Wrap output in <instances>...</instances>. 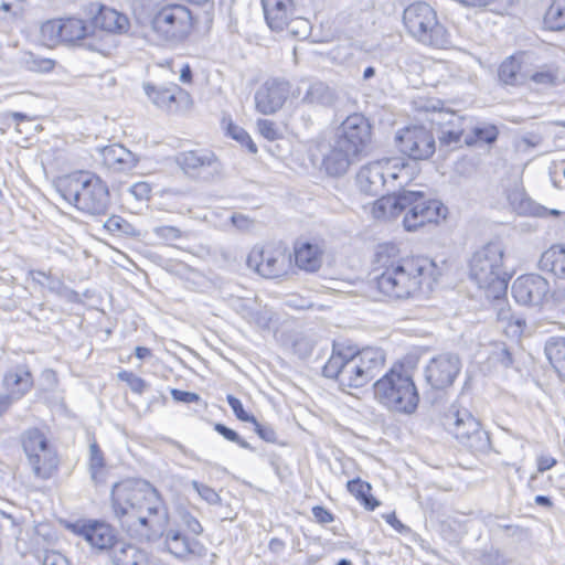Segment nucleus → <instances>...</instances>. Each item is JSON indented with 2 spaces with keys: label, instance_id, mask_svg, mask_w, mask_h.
I'll return each instance as SVG.
<instances>
[{
  "label": "nucleus",
  "instance_id": "obj_43",
  "mask_svg": "<svg viewBox=\"0 0 565 565\" xmlns=\"http://www.w3.org/2000/svg\"><path fill=\"white\" fill-rule=\"evenodd\" d=\"M118 379L126 382L130 390L136 394H142L148 388V383L129 371H120Z\"/></svg>",
  "mask_w": 565,
  "mask_h": 565
},
{
  "label": "nucleus",
  "instance_id": "obj_18",
  "mask_svg": "<svg viewBox=\"0 0 565 565\" xmlns=\"http://www.w3.org/2000/svg\"><path fill=\"white\" fill-rule=\"evenodd\" d=\"M288 95V82L279 78H270L255 93L256 109L264 115L274 114L281 108Z\"/></svg>",
  "mask_w": 565,
  "mask_h": 565
},
{
  "label": "nucleus",
  "instance_id": "obj_42",
  "mask_svg": "<svg viewBox=\"0 0 565 565\" xmlns=\"http://www.w3.org/2000/svg\"><path fill=\"white\" fill-rule=\"evenodd\" d=\"M191 484L198 492L199 497L206 503L212 505L221 504V497L213 488L196 480H193Z\"/></svg>",
  "mask_w": 565,
  "mask_h": 565
},
{
  "label": "nucleus",
  "instance_id": "obj_19",
  "mask_svg": "<svg viewBox=\"0 0 565 565\" xmlns=\"http://www.w3.org/2000/svg\"><path fill=\"white\" fill-rule=\"evenodd\" d=\"M262 6L267 25L276 32L284 31L295 14L302 13L297 0H262Z\"/></svg>",
  "mask_w": 565,
  "mask_h": 565
},
{
  "label": "nucleus",
  "instance_id": "obj_24",
  "mask_svg": "<svg viewBox=\"0 0 565 565\" xmlns=\"http://www.w3.org/2000/svg\"><path fill=\"white\" fill-rule=\"evenodd\" d=\"M539 266L558 279H565V244H554L542 253Z\"/></svg>",
  "mask_w": 565,
  "mask_h": 565
},
{
  "label": "nucleus",
  "instance_id": "obj_46",
  "mask_svg": "<svg viewBox=\"0 0 565 565\" xmlns=\"http://www.w3.org/2000/svg\"><path fill=\"white\" fill-rule=\"evenodd\" d=\"M214 429L223 436L226 440L237 444L239 447L244 449L252 450V446L249 443L241 438V436L230 427L225 426L224 424L217 423L214 426Z\"/></svg>",
  "mask_w": 565,
  "mask_h": 565
},
{
  "label": "nucleus",
  "instance_id": "obj_57",
  "mask_svg": "<svg viewBox=\"0 0 565 565\" xmlns=\"http://www.w3.org/2000/svg\"><path fill=\"white\" fill-rule=\"evenodd\" d=\"M89 454H90V467L93 469L102 468L104 465V459H103L102 451L99 450L96 443L90 444Z\"/></svg>",
  "mask_w": 565,
  "mask_h": 565
},
{
  "label": "nucleus",
  "instance_id": "obj_38",
  "mask_svg": "<svg viewBox=\"0 0 565 565\" xmlns=\"http://www.w3.org/2000/svg\"><path fill=\"white\" fill-rule=\"evenodd\" d=\"M468 127L459 129L443 128L439 135V142L441 146H447L451 149L458 148L463 142Z\"/></svg>",
  "mask_w": 565,
  "mask_h": 565
},
{
  "label": "nucleus",
  "instance_id": "obj_63",
  "mask_svg": "<svg viewBox=\"0 0 565 565\" xmlns=\"http://www.w3.org/2000/svg\"><path fill=\"white\" fill-rule=\"evenodd\" d=\"M180 81L183 83H191L192 70L189 64H184L180 71Z\"/></svg>",
  "mask_w": 565,
  "mask_h": 565
},
{
  "label": "nucleus",
  "instance_id": "obj_30",
  "mask_svg": "<svg viewBox=\"0 0 565 565\" xmlns=\"http://www.w3.org/2000/svg\"><path fill=\"white\" fill-rule=\"evenodd\" d=\"M22 446L28 460L39 462L35 454H43L46 450H54L46 436L38 428L28 429L22 436Z\"/></svg>",
  "mask_w": 565,
  "mask_h": 565
},
{
  "label": "nucleus",
  "instance_id": "obj_60",
  "mask_svg": "<svg viewBox=\"0 0 565 565\" xmlns=\"http://www.w3.org/2000/svg\"><path fill=\"white\" fill-rule=\"evenodd\" d=\"M385 521L391 524L399 533L406 530V526L396 518L395 513L384 515Z\"/></svg>",
  "mask_w": 565,
  "mask_h": 565
},
{
  "label": "nucleus",
  "instance_id": "obj_35",
  "mask_svg": "<svg viewBox=\"0 0 565 565\" xmlns=\"http://www.w3.org/2000/svg\"><path fill=\"white\" fill-rule=\"evenodd\" d=\"M333 99V90L322 82L312 83L302 98L305 103L317 105H330Z\"/></svg>",
  "mask_w": 565,
  "mask_h": 565
},
{
  "label": "nucleus",
  "instance_id": "obj_17",
  "mask_svg": "<svg viewBox=\"0 0 565 565\" xmlns=\"http://www.w3.org/2000/svg\"><path fill=\"white\" fill-rule=\"evenodd\" d=\"M73 531L98 551L113 550L117 543L115 529L103 521L89 520L73 525Z\"/></svg>",
  "mask_w": 565,
  "mask_h": 565
},
{
  "label": "nucleus",
  "instance_id": "obj_33",
  "mask_svg": "<svg viewBox=\"0 0 565 565\" xmlns=\"http://www.w3.org/2000/svg\"><path fill=\"white\" fill-rule=\"evenodd\" d=\"M348 491L354 495L366 510L373 511L380 502L371 494V484L356 478L347 483Z\"/></svg>",
  "mask_w": 565,
  "mask_h": 565
},
{
  "label": "nucleus",
  "instance_id": "obj_13",
  "mask_svg": "<svg viewBox=\"0 0 565 565\" xmlns=\"http://www.w3.org/2000/svg\"><path fill=\"white\" fill-rule=\"evenodd\" d=\"M395 140L399 151L413 160H426L436 150L435 137L424 126L405 127L396 134Z\"/></svg>",
  "mask_w": 565,
  "mask_h": 565
},
{
  "label": "nucleus",
  "instance_id": "obj_37",
  "mask_svg": "<svg viewBox=\"0 0 565 565\" xmlns=\"http://www.w3.org/2000/svg\"><path fill=\"white\" fill-rule=\"evenodd\" d=\"M499 78L507 85H516L522 82V75L520 73V64L510 57L505 60L499 68Z\"/></svg>",
  "mask_w": 565,
  "mask_h": 565
},
{
  "label": "nucleus",
  "instance_id": "obj_27",
  "mask_svg": "<svg viewBox=\"0 0 565 565\" xmlns=\"http://www.w3.org/2000/svg\"><path fill=\"white\" fill-rule=\"evenodd\" d=\"M544 352L555 372L565 381V337H550L545 342Z\"/></svg>",
  "mask_w": 565,
  "mask_h": 565
},
{
  "label": "nucleus",
  "instance_id": "obj_55",
  "mask_svg": "<svg viewBox=\"0 0 565 565\" xmlns=\"http://www.w3.org/2000/svg\"><path fill=\"white\" fill-rule=\"evenodd\" d=\"M42 565H70L68 559L60 552H46Z\"/></svg>",
  "mask_w": 565,
  "mask_h": 565
},
{
  "label": "nucleus",
  "instance_id": "obj_8",
  "mask_svg": "<svg viewBox=\"0 0 565 565\" xmlns=\"http://www.w3.org/2000/svg\"><path fill=\"white\" fill-rule=\"evenodd\" d=\"M504 247L500 242H490L477 249L469 263L470 278L495 299L508 288L509 275L503 265Z\"/></svg>",
  "mask_w": 565,
  "mask_h": 565
},
{
  "label": "nucleus",
  "instance_id": "obj_9",
  "mask_svg": "<svg viewBox=\"0 0 565 565\" xmlns=\"http://www.w3.org/2000/svg\"><path fill=\"white\" fill-rule=\"evenodd\" d=\"M403 24L417 42L443 49L449 44V34L438 21L436 11L426 2H414L403 12Z\"/></svg>",
  "mask_w": 565,
  "mask_h": 565
},
{
  "label": "nucleus",
  "instance_id": "obj_15",
  "mask_svg": "<svg viewBox=\"0 0 565 565\" xmlns=\"http://www.w3.org/2000/svg\"><path fill=\"white\" fill-rule=\"evenodd\" d=\"M247 266L265 278H277L287 273L289 257L280 249L255 247L247 256Z\"/></svg>",
  "mask_w": 565,
  "mask_h": 565
},
{
  "label": "nucleus",
  "instance_id": "obj_53",
  "mask_svg": "<svg viewBox=\"0 0 565 565\" xmlns=\"http://www.w3.org/2000/svg\"><path fill=\"white\" fill-rule=\"evenodd\" d=\"M311 511L315 520L320 524H328L334 521V515L322 505H315Z\"/></svg>",
  "mask_w": 565,
  "mask_h": 565
},
{
  "label": "nucleus",
  "instance_id": "obj_61",
  "mask_svg": "<svg viewBox=\"0 0 565 565\" xmlns=\"http://www.w3.org/2000/svg\"><path fill=\"white\" fill-rule=\"evenodd\" d=\"M15 399L7 392L0 394V416L3 415Z\"/></svg>",
  "mask_w": 565,
  "mask_h": 565
},
{
  "label": "nucleus",
  "instance_id": "obj_14",
  "mask_svg": "<svg viewBox=\"0 0 565 565\" xmlns=\"http://www.w3.org/2000/svg\"><path fill=\"white\" fill-rule=\"evenodd\" d=\"M462 367L460 358L455 353H441L428 362L424 375L426 382L435 390L451 386Z\"/></svg>",
  "mask_w": 565,
  "mask_h": 565
},
{
  "label": "nucleus",
  "instance_id": "obj_20",
  "mask_svg": "<svg viewBox=\"0 0 565 565\" xmlns=\"http://www.w3.org/2000/svg\"><path fill=\"white\" fill-rule=\"evenodd\" d=\"M88 30L89 25L84 20L77 18L49 21L42 26L44 33L54 34L56 40L70 43L85 39Z\"/></svg>",
  "mask_w": 565,
  "mask_h": 565
},
{
  "label": "nucleus",
  "instance_id": "obj_50",
  "mask_svg": "<svg viewBox=\"0 0 565 565\" xmlns=\"http://www.w3.org/2000/svg\"><path fill=\"white\" fill-rule=\"evenodd\" d=\"M24 0H0V12L19 17L23 12Z\"/></svg>",
  "mask_w": 565,
  "mask_h": 565
},
{
  "label": "nucleus",
  "instance_id": "obj_3",
  "mask_svg": "<svg viewBox=\"0 0 565 565\" xmlns=\"http://www.w3.org/2000/svg\"><path fill=\"white\" fill-rule=\"evenodd\" d=\"M385 353L379 348H364L355 351L351 347L333 343L332 353L322 373L335 380L340 386L360 388L371 382L383 369Z\"/></svg>",
  "mask_w": 565,
  "mask_h": 565
},
{
  "label": "nucleus",
  "instance_id": "obj_40",
  "mask_svg": "<svg viewBox=\"0 0 565 565\" xmlns=\"http://www.w3.org/2000/svg\"><path fill=\"white\" fill-rule=\"evenodd\" d=\"M152 234L164 244H170L183 237V232L171 225H161L152 228Z\"/></svg>",
  "mask_w": 565,
  "mask_h": 565
},
{
  "label": "nucleus",
  "instance_id": "obj_22",
  "mask_svg": "<svg viewBox=\"0 0 565 565\" xmlns=\"http://www.w3.org/2000/svg\"><path fill=\"white\" fill-rule=\"evenodd\" d=\"M164 543L167 551L180 559H184L189 555L205 556L206 548L198 540L189 539L180 530H168Z\"/></svg>",
  "mask_w": 565,
  "mask_h": 565
},
{
  "label": "nucleus",
  "instance_id": "obj_44",
  "mask_svg": "<svg viewBox=\"0 0 565 565\" xmlns=\"http://www.w3.org/2000/svg\"><path fill=\"white\" fill-rule=\"evenodd\" d=\"M258 132L267 140L275 141L281 138V131L276 124L268 119H258L256 122Z\"/></svg>",
  "mask_w": 565,
  "mask_h": 565
},
{
  "label": "nucleus",
  "instance_id": "obj_12",
  "mask_svg": "<svg viewBox=\"0 0 565 565\" xmlns=\"http://www.w3.org/2000/svg\"><path fill=\"white\" fill-rule=\"evenodd\" d=\"M175 162L186 175L205 181L220 178L223 172L222 162L209 149L182 151L175 157Z\"/></svg>",
  "mask_w": 565,
  "mask_h": 565
},
{
  "label": "nucleus",
  "instance_id": "obj_21",
  "mask_svg": "<svg viewBox=\"0 0 565 565\" xmlns=\"http://www.w3.org/2000/svg\"><path fill=\"white\" fill-rule=\"evenodd\" d=\"M100 162L114 172H128L137 164V157L122 145L114 143L98 149Z\"/></svg>",
  "mask_w": 565,
  "mask_h": 565
},
{
  "label": "nucleus",
  "instance_id": "obj_28",
  "mask_svg": "<svg viewBox=\"0 0 565 565\" xmlns=\"http://www.w3.org/2000/svg\"><path fill=\"white\" fill-rule=\"evenodd\" d=\"M143 88L153 104L167 110H171L175 106L177 95L183 94V90L174 84L167 87H156L151 84H146Z\"/></svg>",
  "mask_w": 565,
  "mask_h": 565
},
{
  "label": "nucleus",
  "instance_id": "obj_7",
  "mask_svg": "<svg viewBox=\"0 0 565 565\" xmlns=\"http://www.w3.org/2000/svg\"><path fill=\"white\" fill-rule=\"evenodd\" d=\"M375 398L387 409L411 415L418 406L419 395L411 373L403 366H393L374 385Z\"/></svg>",
  "mask_w": 565,
  "mask_h": 565
},
{
  "label": "nucleus",
  "instance_id": "obj_41",
  "mask_svg": "<svg viewBox=\"0 0 565 565\" xmlns=\"http://www.w3.org/2000/svg\"><path fill=\"white\" fill-rule=\"evenodd\" d=\"M104 227L113 234L130 235L134 232L132 225L118 215L108 217L104 223Z\"/></svg>",
  "mask_w": 565,
  "mask_h": 565
},
{
  "label": "nucleus",
  "instance_id": "obj_32",
  "mask_svg": "<svg viewBox=\"0 0 565 565\" xmlns=\"http://www.w3.org/2000/svg\"><path fill=\"white\" fill-rule=\"evenodd\" d=\"M35 458L39 459V462L28 460L33 475L43 480L51 478L58 467V458L55 450H46V452L44 451L43 454H35Z\"/></svg>",
  "mask_w": 565,
  "mask_h": 565
},
{
  "label": "nucleus",
  "instance_id": "obj_52",
  "mask_svg": "<svg viewBox=\"0 0 565 565\" xmlns=\"http://www.w3.org/2000/svg\"><path fill=\"white\" fill-rule=\"evenodd\" d=\"M171 396L174 401L185 404L196 403L200 399V396L196 393L181 391L178 388L171 390Z\"/></svg>",
  "mask_w": 565,
  "mask_h": 565
},
{
  "label": "nucleus",
  "instance_id": "obj_1",
  "mask_svg": "<svg viewBox=\"0 0 565 565\" xmlns=\"http://www.w3.org/2000/svg\"><path fill=\"white\" fill-rule=\"evenodd\" d=\"M115 518L127 532L150 540L162 535L168 511L159 491L148 481L125 479L110 492Z\"/></svg>",
  "mask_w": 565,
  "mask_h": 565
},
{
  "label": "nucleus",
  "instance_id": "obj_29",
  "mask_svg": "<svg viewBox=\"0 0 565 565\" xmlns=\"http://www.w3.org/2000/svg\"><path fill=\"white\" fill-rule=\"evenodd\" d=\"M295 262L300 269L316 271L321 266V250L317 245L302 243L295 248Z\"/></svg>",
  "mask_w": 565,
  "mask_h": 565
},
{
  "label": "nucleus",
  "instance_id": "obj_26",
  "mask_svg": "<svg viewBox=\"0 0 565 565\" xmlns=\"http://www.w3.org/2000/svg\"><path fill=\"white\" fill-rule=\"evenodd\" d=\"M3 385L7 393L18 401L25 395L33 385L31 373L24 369L10 371L4 375Z\"/></svg>",
  "mask_w": 565,
  "mask_h": 565
},
{
  "label": "nucleus",
  "instance_id": "obj_51",
  "mask_svg": "<svg viewBox=\"0 0 565 565\" xmlns=\"http://www.w3.org/2000/svg\"><path fill=\"white\" fill-rule=\"evenodd\" d=\"M255 426V431L257 435L265 441L274 443L276 440V431L274 428L269 425H263L257 422L255 418V422H252Z\"/></svg>",
  "mask_w": 565,
  "mask_h": 565
},
{
  "label": "nucleus",
  "instance_id": "obj_62",
  "mask_svg": "<svg viewBox=\"0 0 565 565\" xmlns=\"http://www.w3.org/2000/svg\"><path fill=\"white\" fill-rule=\"evenodd\" d=\"M268 547L273 553L279 554L284 551L285 543L281 540L274 537L269 541Z\"/></svg>",
  "mask_w": 565,
  "mask_h": 565
},
{
  "label": "nucleus",
  "instance_id": "obj_25",
  "mask_svg": "<svg viewBox=\"0 0 565 565\" xmlns=\"http://www.w3.org/2000/svg\"><path fill=\"white\" fill-rule=\"evenodd\" d=\"M111 561L115 565H147V553L138 546L117 541L111 550Z\"/></svg>",
  "mask_w": 565,
  "mask_h": 565
},
{
  "label": "nucleus",
  "instance_id": "obj_47",
  "mask_svg": "<svg viewBox=\"0 0 565 565\" xmlns=\"http://www.w3.org/2000/svg\"><path fill=\"white\" fill-rule=\"evenodd\" d=\"M491 359L500 363L504 367H509L513 363L512 353L505 343H498L491 352Z\"/></svg>",
  "mask_w": 565,
  "mask_h": 565
},
{
  "label": "nucleus",
  "instance_id": "obj_59",
  "mask_svg": "<svg viewBox=\"0 0 565 565\" xmlns=\"http://www.w3.org/2000/svg\"><path fill=\"white\" fill-rule=\"evenodd\" d=\"M556 465V459L551 456H540L537 458V471L544 472Z\"/></svg>",
  "mask_w": 565,
  "mask_h": 565
},
{
  "label": "nucleus",
  "instance_id": "obj_10",
  "mask_svg": "<svg viewBox=\"0 0 565 565\" xmlns=\"http://www.w3.org/2000/svg\"><path fill=\"white\" fill-rule=\"evenodd\" d=\"M444 425L462 446L473 452H487L491 448L489 434L466 408L452 405L445 415Z\"/></svg>",
  "mask_w": 565,
  "mask_h": 565
},
{
  "label": "nucleus",
  "instance_id": "obj_4",
  "mask_svg": "<svg viewBox=\"0 0 565 565\" xmlns=\"http://www.w3.org/2000/svg\"><path fill=\"white\" fill-rule=\"evenodd\" d=\"M447 212V207L440 201L422 191L411 190L383 195L372 206V215L376 220H390L404 214L403 224L408 232H414L428 223H438L446 218Z\"/></svg>",
  "mask_w": 565,
  "mask_h": 565
},
{
  "label": "nucleus",
  "instance_id": "obj_11",
  "mask_svg": "<svg viewBox=\"0 0 565 565\" xmlns=\"http://www.w3.org/2000/svg\"><path fill=\"white\" fill-rule=\"evenodd\" d=\"M406 167H398L391 159L377 160L364 164L356 174V183L360 190L370 195H377L391 179L402 178Z\"/></svg>",
  "mask_w": 565,
  "mask_h": 565
},
{
  "label": "nucleus",
  "instance_id": "obj_48",
  "mask_svg": "<svg viewBox=\"0 0 565 565\" xmlns=\"http://www.w3.org/2000/svg\"><path fill=\"white\" fill-rule=\"evenodd\" d=\"M226 401H227L230 407L232 408L233 413L239 420L246 422V423L255 422V417L253 415H249L244 409L242 402L237 397H235L233 395H227Z\"/></svg>",
  "mask_w": 565,
  "mask_h": 565
},
{
  "label": "nucleus",
  "instance_id": "obj_49",
  "mask_svg": "<svg viewBox=\"0 0 565 565\" xmlns=\"http://www.w3.org/2000/svg\"><path fill=\"white\" fill-rule=\"evenodd\" d=\"M128 193L137 201H145L150 198L151 186L147 182H137L129 186Z\"/></svg>",
  "mask_w": 565,
  "mask_h": 565
},
{
  "label": "nucleus",
  "instance_id": "obj_54",
  "mask_svg": "<svg viewBox=\"0 0 565 565\" xmlns=\"http://www.w3.org/2000/svg\"><path fill=\"white\" fill-rule=\"evenodd\" d=\"M232 224L241 231H249L254 226L253 220L241 213H233L231 216Z\"/></svg>",
  "mask_w": 565,
  "mask_h": 565
},
{
  "label": "nucleus",
  "instance_id": "obj_2",
  "mask_svg": "<svg viewBox=\"0 0 565 565\" xmlns=\"http://www.w3.org/2000/svg\"><path fill=\"white\" fill-rule=\"evenodd\" d=\"M396 247L380 246L375 255L376 289L388 299L405 300L416 297L424 286L431 288L435 264L426 258H403Z\"/></svg>",
  "mask_w": 565,
  "mask_h": 565
},
{
  "label": "nucleus",
  "instance_id": "obj_58",
  "mask_svg": "<svg viewBox=\"0 0 565 565\" xmlns=\"http://www.w3.org/2000/svg\"><path fill=\"white\" fill-rule=\"evenodd\" d=\"M471 124V119L457 116L455 114L451 115V119L448 121L447 129H459L461 127H469Z\"/></svg>",
  "mask_w": 565,
  "mask_h": 565
},
{
  "label": "nucleus",
  "instance_id": "obj_39",
  "mask_svg": "<svg viewBox=\"0 0 565 565\" xmlns=\"http://www.w3.org/2000/svg\"><path fill=\"white\" fill-rule=\"evenodd\" d=\"M23 63L29 71L39 73H49L55 65L54 61L36 56L32 53L25 54Z\"/></svg>",
  "mask_w": 565,
  "mask_h": 565
},
{
  "label": "nucleus",
  "instance_id": "obj_45",
  "mask_svg": "<svg viewBox=\"0 0 565 565\" xmlns=\"http://www.w3.org/2000/svg\"><path fill=\"white\" fill-rule=\"evenodd\" d=\"M227 131H228V135L233 139L239 141L242 145L246 146L252 153L257 152V147H256L255 142L252 140L249 135L243 128L235 126L233 124H230L227 127Z\"/></svg>",
  "mask_w": 565,
  "mask_h": 565
},
{
  "label": "nucleus",
  "instance_id": "obj_64",
  "mask_svg": "<svg viewBox=\"0 0 565 565\" xmlns=\"http://www.w3.org/2000/svg\"><path fill=\"white\" fill-rule=\"evenodd\" d=\"M135 355L138 359L143 360V359L151 356V350L146 347H137L135 349Z\"/></svg>",
  "mask_w": 565,
  "mask_h": 565
},
{
  "label": "nucleus",
  "instance_id": "obj_36",
  "mask_svg": "<svg viewBox=\"0 0 565 565\" xmlns=\"http://www.w3.org/2000/svg\"><path fill=\"white\" fill-rule=\"evenodd\" d=\"M284 31L290 36L299 40L307 39L311 32V24L309 20L301 17V13L295 14L289 21Z\"/></svg>",
  "mask_w": 565,
  "mask_h": 565
},
{
  "label": "nucleus",
  "instance_id": "obj_23",
  "mask_svg": "<svg viewBox=\"0 0 565 565\" xmlns=\"http://www.w3.org/2000/svg\"><path fill=\"white\" fill-rule=\"evenodd\" d=\"M95 28L110 32V33H124L129 29L128 18L107 7H102L98 13L93 19Z\"/></svg>",
  "mask_w": 565,
  "mask_h": 565
},
{
  "label": "nucleus",
  "instance_id": "obj_31",
  "mask_svg": "<svg viewBox=\"0 0 565 565\" xmlns=\"http://www.w3.org/2000/svg\"><path fill=\"white\" fill-rule=\"evenodd\" d=\"M499 136V130L494 125L481 124L472 126L469 125L466 131L463 143L467 146H476L479 143H493Z\"/></svg>",
  "mask_w": 565,
  "mask_h": 565
},
{
  "label": "nucleus",
  "instance_id": "obj_6",
  "mask_svg": "<svg viewBox=\"0 0 565 565\" xmlns=\"http://www.w3.org/2000/svg\"><path fill=\"white\" fill-rule=\"evenodd\" d=\"M62 196L79 211L92 215H104L109 207V191L105 182L89 172H77L66 177L60 184Z\"/></svg>",
  "mask_w": 565,
  "mask_h": 565
},
{
  "label": "nucleus",
  "instance_id": "obj_34",
  "mask_svg": "<svg viewBox=\"0 0 565 565\" xmlns=\"http://www.w3.org/2000/svg\"><path fill=\"white\" fill-rule=\"evenodd\" d=\"M544 24L553 31L565 28V0H552L544 15Z\"/></svg>",
  "mask_w": 565,
  "mask_h": 565
},
{
  "label": "nucleus",
  "instance_id": "obj_16",
  "mask_svg": "<svg viewBox=\"0 0 565 565\" xmlns=\"http://www.w3.org/2000/svg\"><path fill=\"white\" fill-rule=\"evenodd\" d=\"M550 291L547 279L537 274L518 277L511 287L515 301L523 306H540Z\"/></svg>",
  "mask_w": 565,
  "mask_h": 565
},
{
  "label": "nucleus",
  "instance_id": "obj_56",
  "mask_svg": "<svg viewBox=\"0 0 565 565\" xmlns=\"http://www.w3.org/2000/svg\"><path fill=\"white\" fill-rule=\"evenodd\" d=\"M182 523L186 526V529L195 535L202 533L203 527L201 523L194 518L192 514L185 512L182 514Z\"/></svg>",
  "mask_w": 565,
  "mask_h": 565
},
{
  "label": "nucleus",
  "instance_id": "obj_5",
  "mask_svg": "<svg viewBox=\"0 0 565 565\" xmlns=\"http://www.w3.org/2000/svg\"><path fill=\"white\" fill-rule=\"evenodd\" d=\"M371 126L362 115L349 116L337 129L323 153L321 168L330 177H342L359 161L371 142Z\"/></svg>",
  "mask_w": 565,
  "mask_h": 565
}]
</instances>
